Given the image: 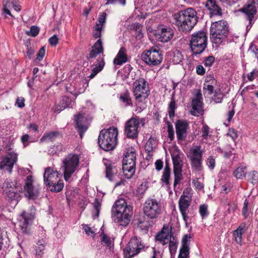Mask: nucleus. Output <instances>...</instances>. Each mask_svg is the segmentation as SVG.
Returning <instances> with one entry per match:
<instances>
[{"label":"nucleus","instance_id":"obj_1","mask_svg":"<svg viewBox=\"0 0 258 258\" xmlns=\"http://www.w3.org/2000/svg\"><path fill=\"white\" fill-rule=\"evenodd\" d=\"M132 214V206L127 205L124 199L116 201L111 209L112 221L121 226H126L130 223Z\"/></svg>","mask_w":258,"mask_h":258},{"label":"nucleus","instance_id":"obj_2","mask_svg":"<svg viewBox=\"0 0 258 258\" xmlns=\"http://www.w3.org/2000/svg\"><path fill=\"white\" fill-rule=\"evenodd\" d=\"M173 17L179 30L183 32L191 30L197 24L198 19L196 11L191 8L175 13Z\"/></svg>","mask_w":258,"mask_h":258},{"label":"nucleus","instance_id":"obj_3","mask_svg":"<svg viewBox=\"0 0 258 258\" xmlns=\"http://www.w3.org/2000/svg\"><path fill=\"white\" fill-rule=\"evenodd\" d=\"M228 24L225 20L213 23L210 29V37L213 47L223 45L229 34Z\"/></svg>","mask_w":258,"mask_h":258},{"label":"nucleus","instance_id":"obj_4","mask_svg":"<svg viewBox=\"0 0 258 258\" xmlns=\"http://www.w3.org/2000/svg\"><path fill=\"white\" fill-rule=\"evenodd\" d=\"M118 130L115 127L100 131L98 139L99 147L105 151L114 149L117 144Z\"/></svg>","mask_w":258,"mask_h":258},{"label":"nucleus","instance_id":"obj_5","mask_svg":"<svg viewBox=\"0 0 258 258\" xmlns=\"http://www.w3.org/2000/svg\"><path fill=\"white\" fill-rule=\"evenodd\" d=\"M208 38L204 31H199L192 34L190 39L189 46L194 55L203 53L207 47Z\"/></svg>","mask_w":258,"mask_h":258},{"label":"nucleus","instance_id":"obj_6","mask_svg":"<svg viewBox=\"0 0 258 258\" xmlns=\"http://www.w3.org/2000/svg\"><path fill=\"white\" fill-rule=\"evenodd\" d=\"M136 152L133 148L126 150L122 160V170L124 176L130 179L134 174L136 170Z\"/></svg>","mask_w":258,"mask_h":258},{"label":"nucleus","instance_id":"obj_7","mask_svg":"<svg viewBox=\"0 0 258 258\" xmlns=\"http://www.w3.org/2000/svg\"><path fill=\"white\" fill-rule=\"evenodd\" d=\"M79 164V157L77 154H69L62 161L61 169L63 171L64 178L68 181L76 171Z\"/></svg>","mask_w":258,"mask_h":258},{"label":"nucleus","instance_id":"obj_8","mask_svg":"<svg viewBox=\"0 0 258 258\" xmlns=\"http://www.w3.org/2000/svg\"><path fill=\"white\" fill-rule=\"evenodd\" d=\"M133 93L137 101L143 102L149 95L148 82L143 78L137 80L133 84Z\"/></svg>","mask_w":258,"mask_h":258},{"label":"nucleus","instance_id":"obj_9","mask_svg":"<svg viewBox=\"0 0 258 258\" xmlns=\"http://www.w3.org/2000/svg\"><path fill=\"white\" fill-rule=\"evenodd\" d=\"M162 205L160 201L154 199H148L143 207L144 213L150 219H155L162 213Z\"/></svg>","mask_w":258,"mask_h":258},{"label":"nucleus","instance_id":"obj_10","mask_svg":"<svg viewBox=\"0 0 258 258\" xmlns=\"http://www.w3.org/2000/svg\"><path fill=\"white\" fill-rule=\"evenodd\" d=\"M142 59L148 66H155L162 60V55L158 47L144 51L141 55Z\"/></svg>","mask_w":258,"mask_h":258},{"label":"nucleus","instance_id":"obj_11","mask_svg":"<svg viewBox=\"0 0 258 258\" xmlns=\"http://www.w3.org/2000/svg\"><path fill=\"white\" fill-rule=\"evenodd\" d=\"M103 163L105 166L106 177L111 182H115L114 187L123 184L124 180L121 179L117 172L116 167L107 159H103Z\"/></svg>","mask_w":258,"mask_h":258},{"label":"nucleus","instance_id":"obj_12","mask_svg":"<svg viewBox=\"0 0 258 258\" xmlns=\"http://www.w3.org/2000/svg\"><path fill=\"white\" fill-rule=\"evenodd\" d=\"M145 119L138 116L132 117L126 122L125 134L129 138L135 139L137 137L140 124L144 125Z\"/></svg>","mask_w":258,"mask_h":258},{"label":"nucleus","instance_id":"obj_13","mask_svg":"<svg viewBox=\"0 0 258 258\" xmlns=\"http://www.w3.org/2000/svg\"><path fill=\"white\" fill-rule=\"evenodd\" d=\"M144 247L140 238L137 237H132L123 249L124 258H132L135 256L140 252L141 249H143Z\"/></svg>","mask_w":258,"mask_h":258},{"label":"nucleus","instance_id":"obj_14","mask_svg":"<svg viewBox=\"0 0 258 258\" xmlns=\"http://www.w3.org/2000/svg\"><path fill=\"white\" fill-rule=\"evenodd\" d=\"M89 80L86 78H79L75 82H73L66 86L67 92L75 96V99L77 96L83 93L88 86Z\"/></svg>","mask_w":258,"mask_h":258},{"label":"nucleus","instance_id":"obj_15","mask_svg":"<svg viewBox=\"0 0 258 258\" xmlns=\"http://www.w3.org/2000/svg\"><path fill=\"white\" fill-rule=\"evenodd\" d=\"M17 160V153L13 149H9L7 155L0 161V170L12 173L14 165Z\"/></svg>","mask_w":258,"mask_h":258},{"label":"nucleus","instance_id":"obj_16","mask_svg":"<svg viewBox=\"0 0 258 258\" xmlns=\"http://www.w3.org/2000/svg\"><path fill=\"white\" fill-rule=\"evenodd\" d=\"M202 155L203 151L200 146H197L190 150L188 157L191 161V166L196 171L202 170Z\"/></svg>","mask_w":258,"mask_h":258},{"label":"nucleus","instance_id":"obj_17","mask_svg":"<svg viewBox=\"0 0 258 258\" xmlns=\"http://www.w3.org/2000/svg\"><path fill=\"white\" fill-rule=\"evenodd\" d=\"M40 187L35 184L33 177L28 175L25 180L24 190L25 196L29 199H35L39 195Z\"/></svg>","mask_w":258,"mask_h":258},{"label":"nucleus","instance_id":"obj_18","mask_svg":"<svg viewBox=\"0 0 258 258\" xmlns=\"http://www.w3.org/2000/svg\"><path fill=\"white\" fill-rule=\"evenodd\" d=\"M156 38L162 42L170 40L174 35L173 29L168 26H161L158 28L155 34Z\"/></svg>","mask_w":258,"mask_h":258},{"label":"nucleus","instance_id":"obj_19","mask_svg":"<svg viewBox=\"0 0 258 258\" xmlns=\"http://www.w3.org/2000/svg\"><path fill=\"white\" fill-rule=\"evenodd\" d=\"M202 95L200 91L197 93L195 97L192 100V109L191 114L194 116H199L203 113V103Z\"/></svg>","mask_w":258,"mask_h":258},{"label":"nucleus","instance_id":"obj_20","mask_svg":"<svg viewBox=\"0 0 258 258\" xmlns=\"http://www.w3.org/2000/svg\"><path fill=\"white\" fill-rule=\"evenodd\" d=\"M107 14L105 12L101 13L93 30L92 35L96 38H100L101 32L103 29L106 20Z\"/></svg>","mask_w":258,"mask_h":258},{"label":"nucleus","instance_id":"obj_21","mask_svg":"<svg viewBox=\"0 0 258 258\" xmlns=\"http://www.w3.org/2000/svg\"><path fill=\"white\" fill-rule=\"evenodd\" d=\"M17 225L19 227L22 233H28L29 232L28 226L32 221V218L30 215L25 211L19 215L17 218Z\"/></svg>","mask_w":258,"mask_h":258},{"label":"nucleus","instance_id":"obj_22","mask_svg":"<svg viewBox=\"0 0 258 258\" xmlns=\"http://www.w3.org/2000/svg\"><path fill=\"white\" fill-rule=\"evenodd\" d=\"M60 174L53 167H48L45 168L43 174V180L44 184H49L55 182L59 179Z\"/></svg>","mask_w":258,"mask_h":258},{"label":"nucleus","instance_id":"obj_23","mask_svg":"<svg viewBox=\"0 0 258 258\" xmlns=\"http://www.w3.org/2000/svg\"><path fill=\"white\" fill-rule=\"evenodd\" d=\"M76 127L80 134L81 138H82L84 134L88 128L87 118L83 114L79 113L75 116Z\"/></svg>","mask_w":258,"mask_h":258},{"label":"nucleus","instance_id":"obj_24","mask_svg":"<svg viewBox=\"0 0 258 258\" xmlns=\"http://www.w3.org/2000/svg\"><path fill=\"white\" fill-rule=\"evenodd\" d=\"M172 236L171 230L168 226L164 225L161 231L156 235V239L164 245L168 243L170 237Z\"/></svg>","mask_w":258,"mask_h":258},{"label":"nucleus","instance_id":"obj_25","mask_svg":"<svg viewBox=\"0 0 258 258\" xmlns=\"http://www.w3.org/2000/svg\"><path fill=\"white\" fill-rule=\"evenodd\" d=\"M191 202V201L184 200L183 198H179L178 201L179 210L185 223H187L189 218L188 214L189 213V208L190 206Z\"/></svg>","mask_w":258,"mask_h":258},{"label":"nucleus","instance_id":"obj_26","mask_svg":"<svg viewBox=\"0 0 258 258\" xmlns=\"http://www.w3.org/2000/svg\"><path fill=\"white\" fill-rule=\"evenodd\" d=\"M188 124L186 121L178 120L175 123L176 133L178 140H182L186 136Z\"/></svg>","mask_w":258,"mask_h":258},{"label":"nucleus","instance_id":"obj_27","mask_svg":"<svg viewBox=\"0 0 258 258\" xmlns=\"http://www.w3.org/2000/svg\"><path fill=\"white\" fill-rule=\"evenodd\" d=\"M241 11L245 14L246 19L251 23L252 20L254 19V16L256 13L255 3L252 2L250 4L246 5L241 10Z\"/></svg>","mask_w":258,"mask_h":258},{"label":"nucleus","instance_id":"obj_28","mask_svg":"<svg viewBox=\"0 0 258 258\" xmlns=\"http://www.w3.org/2000/svg\"><path fill=\"white\" fill-rule=\"evenodd\" d=\"M217 85V81L212 77H208L205 79L203 85V90L205 94L211 95Z\"/></svg>","mask_w":258,"mask_h":258},{"label":"nucleus","instance_id":"obj_29","mask_svg":"<svg viewBox=\"0 0 258 258\" xmlns=\"http://www.w3.org/2000/svg\"><path fill=\"white\" fill-rule=\"evenodd\" d=\"M73 103V100L72 99L67 96H64L62 97L59 104L54 108V112L56 113H59L67 107H72Z\"/></svg>","mask_w":258,"mask_h":258},{"label":"nucleus","instance_id":"obj_30","mask_svg":"<svg viewBox=\"0 0 258 258\" xmlns=\"http://www.w3.org/2000/svg\"><path fill=\"white\" fill-rule=\"evenodd\" d=\"M171 156L173 161L174 168L182 167V160L180 157L181 153L176 147L170 150Z\"/></svg>","mask_w":258,"mask_h":258},{"label":"nucleus","instance_id":"obj_31","mask_svg":"<svg viewBox=\"0 0 258 258\" xmlns=\"http://www.w3.org/2000/svg\"><path fill=\"white\" fill-rule=\"evenodd\" d=\"M245 223L241 224L233 232V236L234 238V240L240 245H242V235L245 232Z\"/></svg>","mask_w":258,"mask_h":258},{"label":"nucleus","instance_id":"obj_32","mask_svg":"<svg viewBox=\"0 0 258 258\" xmlns=\"http://www.w3.org/2000/svg\"><path fill=\"white\" fill-rule=\"evenodd\" d=\"M205 7L210 11L212 15H219L221 14V9L217 5L216 0H207Z\"/></svg>","mask_w":258,"mask_h":258},{"label":"nucleus","instance_id":"obj_33","mask_svg":"<svg viewBox=\"0 0 258 258\" xmlns=\"http://www.w3.org/2000/svg\"><path fill=\"white\" fill-rule=\"evenodd\" d=\"M126 61V50L124 48L121 47L118 52L117 56L114 59L113 62L116 65L120 66Z\"/></svg>","mask_w":258,"mask_h":258},{"label":"nucleus","instance_id":"obj_34","mask_svg":"<svg viewBox=\"0 0 258 258\" xmlns=\"http://www.w3.org/2000/svg\"><path fill=\"white\" fill-rule=\"evenodd\" d=\"M47 186V189L52 192H59L63 187V182L62 180L58 179L55 182L49 183V184H45Z\"/></svg>","mask_w":258,"mask_h":258},{"label":"nucleus","instance_id":"obj_35","mask_svg":"<svg viewBox=\"0 0 258 258\" xmlns=\"http://www.w3.org/2000/svg\"><path fill=\"white\" fill-rule=\"evenodd\" d=\"M19 184L15 180L12 179H6L2 184V188L4 194L19 187Z\"/></svg>","mask_w":258,"mask_h":258},{"label":"nucleus","instance_id":"obj_36","mask_svg":"<svg viewBox=\"0 0 258 258\" xmlns=\"http://www.w3.org/2000/svg\"><path fill=\"white\" fill-rule=\"evenodd\" d=\"M104 66V62L103 58L102 57L99 56L97 60V63L95 64V67L93 69V73L91 74L89 77L91 79L93 78L99 72H100L103 69Z\"/></svg>","mask_w":258,"mask_h":258},{"label":"nucleus","instance_id":"obj_37","mask_svg":"<svg viewBox=\"0 0 258 258\" xmlns=\"http://www.w3.org/2000/svg\"><path fill=\"white\" fill-rule=\"evenodd\" d=\"M21 190V188L19 186L18 187L16 188L11 190H9L8 191L4 193L7 197L11 201H18L20 195L19 192Z\"/></svg>","mask_w":258,"mask_h":258},{"label":"nucleus","instance_id":"obj_38","mask_svg":"<svg viewBox=\"0 0 258 258\" xmlns=\"http://www.w3.org/2000/svg\"><path fill=\"white\" fill-rule=\"evenodd\" d=\"M246 167L245 166L240 165L234 171L233 175L237 179H242L246 176Z\"/></svg>","mask_w":258,"mask_h":258},{"label":"nucleus","instance_id":"obj_39","mask_svg":"<svg viewBox=\"0 0 258 258\" xmlns=\"http://www.w3.org/2000/svg\"><path fill=\"white\" fill-rule=\"evenodd\" d=\"M120 100L125 107L132 105V101L130 93L126 91L120 94Z\"/></svg>","mask_w":258,"mask_h":258},{"label":"nucleus","instance_id":"obj_40","mask_svg":"<svg viewBox=\"0 0 258 258\" xmlns=\"http://www.w3.org/2000/svg\"><path fill=\"white\" fill-rule=\"evenodd\" d=\"M170 169L169 165L166 164L164 168L163 174L161 178V181L165 183L166 185H169V180L170 177Z\"/></svg>","mask_w":258,"mask_h":258},{"label":"nucleus","instance_id":"obj_41","mask_svg":"<svg viewBox=\"0 0 258 258\" xmlns=\"http://www.w3.org/2000/svg\"><path fill=\"white\" fill-rule=\"evenodd\" d=\"M168 243L169 249L171 255L175 254L177 248L178 241L177 238L173 235L172 237H170Z\"/></svg>","mask_w":258,"mask_h":258},{"label":"nucleus","instance_id":"obj_42","mask_svg":"<svg viewBox=\"0 0 258 258\" xmlns=\"http://www.w3.org/2000/svg\"><path fill=\"white\" fill-rule=\"evenodd\" d=\"M58 135L59 133L58 132L45 133L40 139V141L41 142L44 141H52L58 136Z\"/></svg>","mask_w":258,"mask_h":258},{"label":"nucleus","instance_id":"obj_43","mask_svg":"<svg viewBox=\"0 0 258 258\" xmlns=\"http://www.w3.org/2000/svg\"><path fill=\"white\" fill-rule=\"evenodd\" d=\"M157 145L156 140L153 138H150L145 146V149L149 153L152 152L156 148Z\"/></svg>","mask_w":258,"mask_h":258},{"label":"nucleus","instance_id":"obj_44","mask_svg":"<svg viewBox=\"0 0 258 258\" xmlns=\"http://www.w3.org/2000/svg\"><path fill=\"white\" fill-rule=\"evenodd\" d=\"M45 248V246L44 245V241L42 239L39 240L35 246L34 250L35 254L36 256H41L43 254Z\"/></svg>","mask_w":258,"mask_h":258},{"label":"nucleus","instance_id":"obj_45","mask_svg":"<svg viewBox=\"0 0 258 258\" xmlns=\"http://www.w3.org/2000/svg\"><path fill=\"white\" fill-rule=\"evenodd\" d=\"M182 167L174 168V187H176L177 184H179L182 179Z\"/></svg>","mask_w":258,"mask_h":258},{"label":"nucleus","instance_id":"obj_46","mask_svg":"<svg viewBox=\"0 0 258 258\" xmlns=\"http://www.w3.org/2000/svg\"><path fill=\"white\" fill-rule=\"evenodd\" d=\"M133 29L135 31L136 38L137 39H141L143 37V33L142 31L143 26L139 23H135L132 25Z\"/></svg>","mask_w":258,"mask_h":258},{"label":"nucleus","instance_id":"obj_47","mask_svg":"<svg viewBox=\"0 0 258 258\" xmlns=\"http://www.w3.org/2000/svg\"><path fill=\"white\" fill-rule=\"evenodd\" d=\"M177 108V105L176 104V102L173 98L171 99V101L169 103L168 107V112L169 114V117L170 118H172L175 116V110Z\"/></svg>","mask_w":258,"mask_h":258},{"label":"nucleus","instance_id":"obj_48","mask_svg":"<svg viewBox=\"0 0 258 258\" xmlns=\"http://www.w3.org/2000/svg\"><path fill=\"white\" fill-rule=\"evenodd\" d=\"M201 133L203 140L207 141L211 137L210 134V127L206 124L203 125Z\"/></svg>","mask_w":258,"mask_h":258},{"label":"nucleus","instance_id":"obj_49","mask_svg":"<svg viewBox=\"0 0 258 258\" xmlns=\"http://www.w3.org/2000/svg\"><path fill=\"white\" fill-rule=\"evenodd\" d=\"M192 183L197 191H201L203 189L204 184L203 183V178H197L192 180Z\"/></svg>","mask_w":258,"mask_h":258},{"label":"nucleus","instance_id":"obj_50","mask_svg":"<svg viewBox=\"0 0 258 258\" xmlns=\"http://www.w3.org/2000/svg\"><path fill=\"white\" fill-rule=\"evenodd\" d=\"M101 208V203L97 199H95V201L94 203V209L93 211V217L94 219L97 218L100 213Z\"/></svg>","mask_w":258,"mask_h":258},{"label":"nucleus","instance_id":"obj_51","mask_svg":"<svg viewBox=\"0 0 258 258\" xmlns=\"http://www.w3.org/2000/svg\"><path fill=\"white\" fill-rule=\"evenodd\" d=\"M215 94L212 99L216 103H221L223 98V94L220 90H215Z\"/></svg>","mask_w":258,"mask_h":258},{"label":"nucleus","instance_id":"obj_52","mask_svg":"<svg viewBox=\"0 0 258 258\" xmlns=\"http://www.w3.org/2000/svg\"><path fill=\"white\" fill-rule=\"evenodd\" d=\"M192 196V190L191 188H186L183 192L182 195L180 196V199L183 198L184 200H187L191 201V198Z\"/></svg>","mask_w":258,"mask_h":258},{"label":"nucleus","instance_id":"obj_53","mask_svg":"<svg viewBox=\"0 0 258 258\" xmlns=\"http://www.w3.org/2000/svg\"><path fill=\"white\" fill-rule=\"evenodd\" d=\"M189 248L188 245H182L181 248L179 251L178 256L183 257L184 258H188L189 254Z\"/></svg>","mask_w":258,"mask_h":258},{"label":"nucleus","instance_id":"obj_54","mask_svg":"<svg viewBox=\"0 0 258 258\" xmlns=\"http://www.w3.org/2000/svg\"><path fill=\"white\" fill-rule=\"evenodd\" d=\"M183 59V56L181 53L179 51H177L174 53V54L172 58V61L174 64L179 63Z\"/></svg>","mask_w":258,"mask_h":258},{"label":"nucleus","instance_id":"obj_55","mask_svg":"<svg viewBox=\"0 0 258 258\" xmlns=\"http://www.w3.org/2000/svg\"><path fill=\"white\" fill-rule=\"evenodd\" d=\"M92 49L98 51V53H102L103 52V48L102 46V42L100 39H99L92 47Z\"/></svg>","mask_w":258,"mask_h":258},{"label":"nucleus","instance_id":"obj_56","mask_svg":"<svg viewBox=\"0 0 258 258\" xmlns=\"http://www.w3.org/2000/svg\"><path fill=\"white\" fill-rule=\"evenodd\" d=\"M39 32V29L38 27L35 26H32L30 27V30L26 32V34L28 36L35 37L36 36Z\"/></svg>","mask_w":258,"mask_h":258},{"label":"nucleus","instance_id":"obj_57","mask_svg":"<svg viewBox=\"0 0 258 258\" xmlns=\"http://www.w3.org/2000/svg\"><path fill=\"white\" fill-rule=\"evenodd\" d=\"M249 181L253 184H255L258 182V173L253 171L249 174Z\"/></svg>","mask_w":258,"mask_h":258},{"label":"nucleus","instance_id":"obj_58","mask_svg":"<svg viewBox=\"0 0 258 258\" xmlns=\"http://www.w3.org/2000/svg\"><path fill=\"white\" fill-rule=\"evenodd\" d=\"M199 212L202 219L205 218L208 216V208L205 205H201L200 207Z\"/></svg>","mask_w":258,"mask_h":258},{"label":"nucleus","instance_id":"obj_59","mask_svg":"<svg viewBox=\"0 0 258 258\" xmlns=\"http://www.w3.org/2000/svg\"><path fill=\"white\" fill-rule=\"evenodd\" d=\"M102 244H104L108 247H111V240L110 238L105 234H103L101 237Z\"/></svg>","mask_w":258,"mask_h":258},{"label":"nucleus","instance_id":"obj_60","mask_svg":"<svg viewBox=\"0 0 258 258\" xmlns=\"http://www.w3.org/2000/svg\"><path fill=\"white\" fill-rule=\"evenodd\" d=\"M206 164L210 169H213L215 166V160L213 156H209L207 160Z\"/></svg>","mask_w":258,"mask_h":258},{"label":"nucleus","instance_id":"obj_61","mask_svg":"<svg viewBox=\"0 0 258 258\" xmlns=\"http://www.w3.org/2000/svg\"><path fill=\"white\" fill-rule=\"evenodd\" d=\"M21 140L24 147L28 146L29 143L32 142L30 140V137L28 134H25L23 135L21 137Z\"/></svg>","mask_w":258,"mask_h":258},{"label":"nucleus","instance_id":"obj_62","mask_svg":"<svg viewBox=\"0 0 258 258\" xmlns=\"http://www.w3.org/2000/svg\"><path fill=\"white\" fill-rule=\"evenodd\" d=\"M45 54V47H42L39 50L37 54V57L36 60L39 61H41L43 58L44 55Z\"/></svg>","mask_w":258,"mask_h":258},{"label":"nucleus","instance_id":"obj_63","mask_svg":"<svg viewBox=\"0 0 258 258\" xmlns=\"http://www.w3.org/2000/svg\"><path fill=\"white\" fill-rule=\"evenodd\" d=\"M215 61V57L213 56H210L206 58L204 65L206 67H211Z\"/></svg>","mask_w":258,"mask_h":258},{"label":"nucleus","instance_id":"obj_64","mask_svg":"<svg viewBox=\"0 0 258 258\" xmlns=\"http://www.w3.org/2000/svg\"><path fill=\"white\" fill-rule=\"evenodd\" d=\"M83 228L88 235H90L91 236L94 235L95 232L92 228L90 227L88 225H83Z\"/></svg>","mask_w":258,"mask_h":258}]
</instances>
